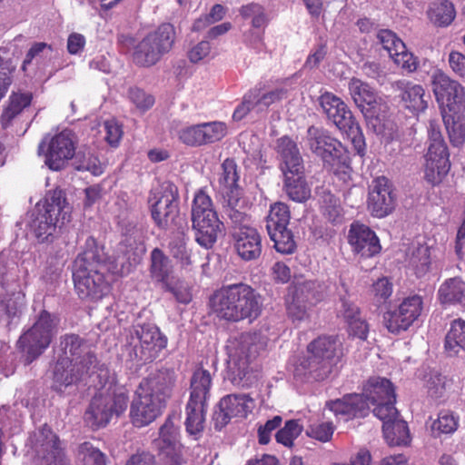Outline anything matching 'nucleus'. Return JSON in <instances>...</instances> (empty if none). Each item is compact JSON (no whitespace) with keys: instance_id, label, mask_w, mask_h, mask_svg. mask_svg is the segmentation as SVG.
<instances>
[{"instance_id":"nucleus-1","label":"nucleus","mask_w":465,"mask_h":465,"mask_svg":"<svg viewBox=\"0 0 465 465\" xmlns=\"http://www.w3.org/2000/svg\"><path fill=\"white\" fill-rule=\"evenodd\" d=\"M104 249L99 247L94 237H88L84 250L74 262L73 278L78 296L83 300L96 301L104 297L109 291L104 279L105 271L114 272L106 263Z\"/></svg>"},{"instance_id":"nucleus-2","label":"nucleus","mask_w":465,"mask_h":465,"mask_svg":"<svg viewBox=\"0 0 465 465\" xmlns=\"http://www.w3.org/2000/svg\"><path fill=\"white\" fill-rule=\"evenodd\" d=\"M174 382V372L170 370L159 371L141 381L130 406V419L134 426H147L162 414Z\"/></svg>"},{"instance_id":"nucleus-3","label":"nucleus","mask_w":465,"mask_h":465,"mask_svg":"<svg viewBox=\"0 0 465 465\" xmlns=\"http://www.w3.org/2000/svg\"><path fill=\"white\" fill-rule=\"evenodd\" d=\"M213 312L221 319L238 322L258 316L261 296L245 283L230 284L217 291L211 300Z\"/></svg>"},{"instance_id":"nucleus-4","label":"nucleus","mask_w":465,"mask_h":465,"mask_svg":"<svg viewBox=\"0 0 465 465\" xmlns=\"http://www.w3.org/2000/svg\"><path fill=\"white\" fill-rule=\"evenodd\" d=\"M72 206L62 190L50 191L44 204L37 205L30 223L31 230L40 241L47 240L70 222Z\"/></svg>"},{"instance_id":"nucleus-5","label":"nucleus","mask_w":465,"mask_h":465,"mask_svg":"<svg viewBox=\"0 0 465 465\" xmlns=\"http://www.w3.org/2000/svg\"><path fill=\"white\" fill-rule=\"evenodd\" d=\"M276 151L280 157V169L284 176V187L288 196L295 202H304L311 190L303 178V163L295 142L283 136L277 140Z\"/></svg>"},{"instance_id":"nucleus-6","label":"nucleus","mask_w":465,"mask_h":465,"mask_svg":"<svg viewBox=\"0 0 465 465\" xmlns=\"http://www.w3.org/2000/svg\"><path fill=\"white\" fill-rule=\"evenodd\" d=\"M341 342L332 337H320L308 346V359L295 367L294 375L302 377L309 374L315 380L328 376L331 368L341 357Z\"/></svg>"},{"instance_id":"nucleus-7","label":"nucleus","mask_w":465,"mask_h":465,"mask_svg":"<svg viewBox=\"0 0 465 465\" xmlns=\"http://www.w3.org/2000/svg\"><path fill=\"white\" fill-rule=\"evenodd\" d=\"M267 344L261 333H243L230 340L227 344L228 370L234 384L241 385L248 374L249 364Z\"/></svg>"},{"instance_id":"nucleus-8","label":"nucleus","mask_w":465,"mask_h":465,"mask_svg":"<svg viewBox=\"0 0 465 465\" xmlns=\"http://www.w3.org/2000/svg\"><path fill=\"white\" fill-rule=\"evenodd\" d=\"M193 228L195 232V241L205 249L212 248L223 232V223L218 219L213 208V203L208 194L203 190L198 191L192 207Z\"/></svg>"},{"instance_id":"nucleus-9","label":"nucleus","mask_w":465,"mask_h":465,"mask_svg":"<svg viewBox=\"0 0 465 465\" xmlns=\"http://www.w3.org/2000/svg\"><path fill=\"white\" fill-rule=\"evenodd\" d=\"M428 134L429 145L424 155L423 177L428 183L438 185L442 183L450 169V155L436 122H430Z\"/></svg>"},{"instance_id":"nucleus-10","label":"nucleus","mask_w":465,"mask_h":465,"mask_svg":"<svg viewBox=\"0 0 465 465\" xmlns=\"http://www.w3.org/2000/svg\"><path fill=\"white\" fill-rule=\"evenodd\" d=\"M306 144L334 173L349 168V158L341 142L331 137L323 129L310 127L307 131Z\"/></svg>"},{"instance_id":"nucleus-11","label":"nucleus","mask_w":465,"mask_h":465,"mask_svg":"<svg viewBox=\"0 0 465 465\" xmlns=\"http://www.w3.org/2000/svg\"><path fill=\"white\" fill-rule=\"evenodd\" d=\"M27 454L37 465H71L64 456L57 436L44 426L34 431L26 443Z\"/></svg>"},{"instance_id":"nucleus-12","label":"nucleus","mask_w":465,"mask_h":465,"mask_svg":"<svg viewBox=\"0 0 465 465\" xmlns=\"http://www.w3.org/2000/svg\"><path fill=\"white\" fill-rule=\"evenodd\" d=\"M127 403L128 397L123 391L97 392L85 411L84 420L93 429L104 427L114 417L125 411Z\"/></svg>"},{"instance_id":"nucleus-13","label":"nucleus","mask_w":465,"mask_h":465,"mask_svg":"<svg viewBox=\"0 0 465 465\" xmlns=\"http://www.w3.org/2000/svg\"><path fill=\"white\" fill-rule=\"evenodd\" d=\"M58 320L54 315L43 311L35 324L19 339V344L26 353V361H33L49 346L56 332Z\"/></svg>"},{"instance_id":"nucleus-14","label":"nucleus","mask_w":465,"mask_h":465,"mask_svg":"<svg viewBox=\"0 0 465 465\" xmlns=\"http://www.w3.org/2000/svg\"><path fill=\"white\" fill-rule=\"evenodd\" d=\"M167 345V339L154 324L136 325L130 332L131 353L140 361H153Z\"/></svg>"},{"instance_id":"nucleus-15","label":"nucleus","mask_w":465,"mask_h":465,"mask_svg":"<svg viewBox=\"0 0 465 465\" xmlns=\"http://www.w3.org/2000/svg\"><path fill=\"white\" fill-rule=\"evenodd\" d=\"M174 41V29L170 24H163L156 31L149 34L136 46L134 60L143 66H150L167 53Z\"/></svg>"},{"instance_id":"nucleus-16","label":"nucleus","mask_w":465,"mask_h":465,"mask_svg":"<svg viewBox=\"0 0 465 465\" xmlns=\"http://www.w3.org/2000/svg\"><path fill=\"white\" fill-rule=\"evenodd\" d=\"M431 88L439 105L446 112L458 114L465 108V90L456 80L440 69L432 72Z\"/></svg>"},{"instance_id":"nucleus-17","label":"nucleus","mask_w":465,"mask_h":465,"mask_svg":"<svg viewBox=\"0 0 465 465\" xmlns=\"http://www.w3.org/2000/svg\"><path fill=\"white\" fill-rule=\"evenodd\" d=\"M38 153L44 154L45 163L53 171L63 169L75 154V139L69 130L45 137L38 147Z\"/></svg>"},{"instance_id":"nucleus-18","label":"nucleus","mask_w":465,"mask_h":465,"mask_svg":"<svg viewBox=\"0 0 465 465\" xmlns=\"http://www.w3.org/2000/svg\"><path fill=\"white\" fill-rule=\"evenodd\" d=\"M287 90L283 87H277L272 90H263L262 88H252L249 90L242 97L233 111V121L239 122L249 114L261 115L267 112L270 106L281 102L286 98Z\"/></svg>"},{"instance_id":"nucleus-19","label":"nucleus","mask_w":465,"mask_h":465,"mask_svg":"<svg viewBox=\"0 0 465 465\" xmlns=\"http://www.w3.org/2000/svg\"><path fill=\"white\" fill-rule=\"evenodd\" d=\"M177 189L170 183H163L151 191L149 203L153 221L160 227L173 222L177 213Z\"/></svg>"},{"instance_id":"nucleus-20","label":"nucleus","mask_w":465,"mask_h":465,"mask_svg":"<svg viewBox=\"0 0 465 465\" xmlns=\"http://www.w3.org/2000/svg\"><path fill=\"white\" fill-rule=\"evenodd\" d=\"M164 465H183V448L180 443L178 427L167 419L159 430V437L154 440Z\"/></svg>"},{"instance_id":"nucleus-21","label":"nucleus","mask_w":465,"mask_h":465,"mask_svg":"<svg viewBox=\"0 0 465 465\" xmlns=\"http://www.w3.org/2000/svg\"><path fill=\"white\" fill-rule=\"evenodd\" d=\"M422 311L420 296L413 295L404 299L398 309L384 314V323L388 331L398 334L407 331L419 318Z\"/></svg>"},{"instance_id":"nucleus-22","label":"nucleus","mask_w":465,"mask_h":465,"mask_svg":"<svg viewBox=\"0 0 465 465\" xmlns=\"http://www.w3.org/2000/svg\"><path fill=\"white\" fill-rule=\"evenodd\" d=\"M252 398L247 394H231L223 397L214 413L215 427L222 429L232 418H245L254 409Z\"/></svg>"},{"instance_id":"nucleus-23","label":"nucleus","mask_w":465,"mask_h":465,"mask_svg":"<svg viewBox=\"0 0 465 465\" xmlns=\"http://www.w3.org/2000/svg\"><path fill=\"white\" fill-rule=\"evenodd\" d=\"M233 246L237 254L244 261L257 259L262 252V239L257 230L251 225V221L233 224Z\"/></svg>"},{"instance_id":"nucleus-24","label":"nucleus","mask_w":465,"mask_h":465,"mask_svg":"<svg viewBox=\"0 0 465 465\" xmlns=\"http://www.w3.org/2000/svg\"><path fill=\"white\" fill-rule=\"evenodd\" d=\"M367 206L371 215L377 218H383L394 210L395 197L391 184L384 176L373 180L370 187Z\"/></svg>"},{"instance_id":"nucleus-25","label":"nucleus","mask_w":465,"mask_h":465,"mask_svg":"<svg viewBox=\"0 0 465 465\" xmlns=\"http://www.w3.org/2000/svg\"><path fill=\"white\" fill-rule=\"evenodd\" d=\"M56 357L65 358L74 365L85 368L95 361V356L90 351L88 344L78 335L69 334L61 337Z\"/></svg>"},{"instance_id":"nucleus-26","label":"nucleus","mask_w":465,"mask_h":465,"mask_svg":"<svg viewBox=\"0 0 465 465\" xmlns=\"http://www.w3.org/2000/svg\"><path fill=\"white\" fill-rule=\"evenodd\" d=\"M326 407L342 421L365 417L370 411V404L359 393L347 394L341 399L328 401Z\"/></svg>"},{"instance_id":"nucleus-27","label":"nucleus","mask_w":465,"mask_h":465,"mask_svg":"<svg viewBox=\"0 0 465 465\" xmlns=\"http://www.w3.org/2000/svg\"><path fill=\"white\" fill-rule=\"evenodd\" d=\"M348 242L355 253L365 258L373 257L381 250L376 233L367 225L358 223L351 225Z\"/></svg>"},{"instance_id":"nucleus-28","label":"nucleus","mask_w":465,"mask_h":465,"mask_svg":"<svg viewBox=\"0 0 465 465\" xmlns=\"http://www.w3.org/2000/svg\"><path fill=\"white\" fill-rule=\"evenodd\" d=\"M89 367H80L72 364L65 358L56 359L53 370V387L55 391L63 392L65 389L84 381L87 377Z\"/></svg>"},{"instance_id":"nucleus-29","label":"nucleus","mask_w":465,"mask_h":465,"mask_svg":"<svg viewBox=\"0 0 465 465\" xmlns=\"http://www.w3.org/2000/svg\"><path fill=\"white\" fill-rule=\"evenodd\" d=\"M320 105L327 117L339 128H344L354 119L347 104L337 95L330 92L321 94Z\"/></svg>"},{"instance_id":"nucleus-30","label":"nucleus","mask_w":465,"mask_h":465,"mask_svg":"<svg viewBox=\"0 0 465 465\" xmlns=\"http://www.w3.org/2000/svg\"><path fill=\"white\" fill-rule=\"evenodd\" d=\"M393 86L401 92V101L411 112H422L427 108V101L424 99L425 91L421 85L407 80H399L393 84Z\"/></svg>"},{"instance_id":"nucleus-31","label":"nucleus","mask_w":465,"mask_h":465,"mask_svg":"<svg viewBox=\"0 0 465 465\" xmlns=\"http://www.w3.org/2000/svg\"><path fill=\"white\" fill-rule=\"evenodd\" d=\"M363 399L370 407L384 401L395 400L394 389L391 382L381 377L370 378L362 389Z\"/></svg>"},{"instance_id":"nucleus-32","label":"nucleus","mask_w":465,"mask_h":465,"mask_svg":"<svg viewBox=\"0 0 465 465\" xmlns=\"http://www.w3.org/2000/svg\"><path fill=\"white\" fill-rule=\"evenodd\" d=\"M408 269L417 277L425 276L431 268V251L427 244H412L406 253Z\"/></svg>"},{"instance_id":"nucleus-33","label":"nucleus","mask_w":465,"mask_h":465,"mask_svg":"<svg viewBox=\"0 0 465 465\" xmlns=\"http://www.w3.org/2000/svg\"><path fill=\"white\" fill-rule=\"evenodd\" d=\"M349 94L354 104L366 115L377 104V94L374 90L365 82L357 77H352L348 83Z\"/></svg>"},{"instance_id":"nucleus-34","label":"nucleus","mask_w":465,"mask_h":465,"mask_svg":"<svg viewBox=\"0 0 465 465\" xmlns=\"http://www.w3.org/2000/svg\"><path fill=\"white\" fill-rule=\"evenodd\" d=\"M221 193L223 198L225 213L230 218L232 224H241L250 220L249 216L245 213L247 206L245 200L242 198V193L239 187L223 191Z\"/></svg>"},{"instance_id":"nucleus-35","label":"nucleus","mask_w":465,"mask_h":465,"mask_svg":"<svg viewBox=\"0 0 465 465\" xmlns=\"http://www.w3.org/2000/svg\"><path fill=\"white\" fill-rule=\"evenodd\" d=\"M151 277L160 283L162 288L169 289L173 284V270L170 260L159 249H154L151 253Z\"/></svg>"},{"instance_id":"nucleus-36","label":"nucleus","mask_w":465,"mask_h":465,"mask_svg":"<svg viewBox=\"0 0 465 465\" xmlns=\"http://www.w3.org/2000/svg\"><path fill=\"white\" fill-rule=\"evenodd\" d=\"M419 379L426 393L433 399L441 398L448 386L447 377L439 371L426 368L420 371Z\"/></svg>"},{"instance_id":"nucleus-37","label":"nucleus","mask_w":465,"mask_h":465,"mask_svg":"<svg viewBox=\"0 0 465 465\" xmlns=\"http://www.w3.org/2000/svg\"><path fill=\"white\" fill-rule=\"evenodd\" d=\"M87 367H89L87 376L92 380L98 392H117L114 373L111 372L104 364H98L95 361L92 365L87 364Z\"/></svg>"},{"instance_id":"nucleus-38","label":"nucleus","mask_w":465,"mask_h":465,"mask_svg":"<svg viewBox=\"0 0 465 465\" xmlns=\"http://www.w3.org/2000/svg\"><path fill=\"white\" fill-rule=\"evenodd\" d=\"M33 95L29 92H14L9 96L8 104L1 115V124L6 128L12 120L28 107L32 102Z\"/></svg>"},{"instance_id":"nucleus-39","label":"nucleus","mask_w":465,"mask_h":465,"mask_svg":"<svg viewBox=\"0 0 465 465\" xmlns=\"http://www.w3.org/2000/svg\"><path fill=\"white\" fill-rule=\"evenodd\" d=\"M444 348L450 356H455L460 351H465V321L456 319L451 322L450 330L448 331Z\"/></svg>"},{"instance_id":"nucleus-40","label":"nucleus","mask_w":465,"mask_h":465,"mask_svg":"<svg viewBox=\"0 0 465 465\" xmlns=\"http://www.w3.org/2000/svg\"><path fill=\"white\" fill-rule=\"evenodd\" d=\"M212 377L208 371L197 369L191 379V393L189 401L207 403L210 397Z\"/></svg>"},{"instance_id":"nucleus-41","label":"nucleus","mask_w":465,"mask_h":465,"mask_svg":"<svg viewBox=\"0 0 465 465\" xmlns=\"http://www.w3.org/2000/svg\"><path fill=\"white\" fill-rule=\"evenodd\" d=\"M427 15L430 21L435 25L447 26L454 20L456 11L450 1L435 0L430 3Z\"/></svg>"},{"instance_id":"nucleus-42","label":"nucleus","mask_w":465,"mask_h":465,"mask_svg":"<svg viewBox=\"0 0 465 465\" xmlns=\"http://www.w3.org/2000/svg\"><path fill=\"white\" fill-rule=\"evenodd\" d=\"M438 293L442 303H462L465 302V282L459 277L450 278L440 285Z\"/></svg>"},{"instance_id":"nucleus-43","label":"nucleus","mask_w":465,"mask_h":465,"mask_svg":"<svg viewBox=\"0 0 465 465\" xmlns=\"http://www.w3.org/2000/svg\"><path fill=\"white\" fill-rule=\"evenodd\" d=\"M207 403L189 401L186 406V430L196 435L203 430Z\"/></svg>"},{"instance_id":"nucleus-44","label":"nucleus","mask_w":465,"mask_h":465,"mask_svg":"<svg viewBox=\"0 0 465 465\" xmlns=\"http://www.w3.org/2000/svg\"><path fill=\"white\" fill-rule=\"evenodd\" d=\"M383 435L386 441L391 446L406 445L410 442V433L407 423L396 418L382 424Z\"/></svg>"},{"instance_id":"nucleus-45","label":"nucleus","mask_w":465,"mask_h":465,"mask_svg":"<svg viewBox=\"0 0 465 465\" xmlns=\"http://www.w3.org/2000/svg\"><path fill=\"white\" fill-rule=\"evenodd\" d=\"M306 290L310 291V285L300 288L297 293L287 299V312L294 322L305 321L309 316L308 309L311 306L304 302L303 299L304 291Z\"/></svg>"},{"instance_id":"nucleus-46","label":"nucleus","mask_w":465,"mask_h":465,"mask_svg":"<svg viewBox=\"0 0 465 465\" xmlns=\"http://www.w3.org/2000/svg\"><path fill=\"white\" fill-rule=\"evenodd\" d=\"M442 118L451 144L462 145L465 141V123L459 115L447 112L442 113Z\"/></svg>"},{"instance_id":"nucleus-47","label":"nucleus","mask_w":465,"mask_h":465,"mask_svg":"<svg viewBox=\"0 0 465 465\" xmlns=\"http://www.w3.org/2000/svg\"><path fill=\"white\" fill-rule=\"evenodd\" d=\"M290 221V211L288 206L283 203H275L270 208L266 221V229L275 231L287 227Z\"/></svg>"},{"instance_id":"nucleus-48","label":"nucleus","mask_w":465,"mask_h":465,"mask_svg":"<svg viewBox=\"0 0 465 465\" xmlns=\"http://www.w3.org/2000/svg\"><path fill=\"white\" fill-rule=\"evenodd\" d=\"M458 426L459 417L450 411L444 410L439 412L438 418L432 421L430 429L434 435L439 436L455 432Z\"/></svg>"},{"instance_id":"nucleus-49","label":"nucleus","mask_w":465,"mask_h":465,"mask_svg":"<svg viewBox=\"0 0 465 465\" xmlns=\"http://www.w3.org/2000/svg\"><path fill=\"white\" fill-rule=\"evenodd\" d=\"M240 13L245 19H251L252 26L255 29H264L270 22L265 8L255 3L242 6Z\"/></svg>"},{"instance_id":"nucleus-50","label":"nucleus","mask_w":465,"mask_h":465,"mask_svg":"<svg viewBox=\"0 0 465 465\" xmlns=\"http://www.w3.org/2000/svg\"><path fill=\"white\" fill-rule=\"evenodd\" d=\"M52 53V48L45 43H35L34 44L29 51L27 52L25 58L22 64L21 70L25 74L31 76L35 75L34 70L31 68L33 62L35 61L36 64L45 56L50 55Z\"/></svg>"},{"instance_id":"nucleus-51","label":"nucleus","mask_w":465,"mask_h":465,"mask_svg":"<svg viewBox=\"0 0 465 465\" xmlns=\"http://www.w3.org/2000/svg\"><path fill=\"white\" fill-rule=\"evenodd\" d=\"M268 234L271 240L274 242V248L278 252L290 254L295 250V242L291 231H289L287 227H284V229L269 231Z\"/></svg>"},{"instance_id":"nucleus-52","label":"nucleus","mask_w":465,"mask_h":465,"mask_svg":"<svg viewBox=\"0 0 465 465\" xmlns=\"http://www.w3.org/2000/svg\"><path fill=\"white\" fill-rule=\"evenodd\" d=\"M239 175L237 165L232 159H226L222 164V173L219 178L220 192L238 188Z\"/></svg>"},{"instance_id":"nucleus-53","label":"nucleus","mask_w":465,"mask_h":465,"mask_svg":"<svg viewBox=\"0 0 465 465\" xmlns=\"http://www.w3.org/2000/svg\"><path fill=\"white\" fill-rule=\"evenodd\" d=\"M203 144L221 141L227 134V126L223 122L201 124Z\"/></svg>"},{"instance_id":"nucleus-54","label":"nucleus","mask_w":465,"mask_h":465,"mask_svg":"<svg viewBox=\"0 0 465 465\" xmlns=\"http://www.w3.org/2000/svg\"><path fill=\"white\" fill-rule=\"evenodd\" d=\"M2 302L10 315H15L24 305L25 295L16 282H14L13 288L6 290V294L3 298Z\"/></svg>"},{"instance_id":"nucleus-55","label":"nucleus","mask_w":465,"mask_h":465,"mask_svg":"<svg viewBox=\"0 0 465 465\" xmlns=\"http://www.w3.org/2000/svg\"><path fill=\"white\" fill-rule=\"evenodd\" d=\"M79 455L84 465H106L104 454L90 442L81 444Z\"/></svg>"},{"instance_id":"nucleus-56","label":"nucleus","mask_w":465,"mask_h":465,"mask_svg":"<svg viewBox=\"0 0 465 465\" xmlns=\"http://www.w3.org/2000/svg\"><path fill=\"white\" fill-rule=\"evenodd\" d=\"M302 426L297 420H289L284 427L276 433L277 442L292 447L294 440L302 433Z\"/></svg>"},{"instance_id":"nucleus-57","label":"nucleus","mask_w":465,"mask_h":465,"mask_svg":"<svg viewBox=\"0 0 465 465\" xmlns=\"http://www.w3.org/2000/svg\"><path fill=\"white\" fill-rule=\"evenodd\" d=\"M75 164L78 171H87L94 176L101 175L104 170V166L99 159L90 153L78 154Z\"/></svg>"},{"instance_id":"nucleus-58","label":"nucleus","mask_w":465,"mask_h":465,"mask_svg":"<svg viewBox=\"0 0 465 465\" xmlns=\"http://www.w3.org/2000/svg\"><path fill=\"white\" fill-rule=\"evenodd\" d=\"M343 134L351 140L354 149L359 154H363L365 151V141L362 132L355 121L352 119L351 123H348L344 128H341Z\"/></svg>"},{"instance_id":"nucleus-59","label":"nucleus","mask_w":465,"mask_h":465,"mask_svg":"<svg viewBox=\"0 0 465 465\" xmlns=\"http://www.w3.org/2000/svg\"><path fill=\"white\" fill-rule=\"evenodd\" d=\"M377 38L391 57L393 56V53L401 52L404 48V43L390 30L379 31Z\"/></svg>"},{"instance_id":"nucleus-60","label":"nucleus","mask_w":465,"mask_h":465,"mask_svg":"<svg viewBox=\"0 0 465 465\" xmlns=\"http://www.w3.org/2000/svg\"><path fill=\"white\" fill-rule=\"evenodd\" d=\"M16 65L11 60L0 57V101L5 96L12 82Z\"/></svg>"},{"instance_id":"nucleus-61","label":"nucleus","mask_w":465,"mask_h":465,"mask_svg":"<svg viewBox=\"0 0 465 465\" xmlns=\"http://www.w3.org/2000/svg\"><path fill=\"white\" fill-rule=\"evenodd\" d=\"M335 427L331 421L312 424L306 430V434L310 438L322 442H328L331 440Z\"/></svg>"},{"instance_id":"nucleus-62","label":"nucleus","mask_w":465,"mask_h":465,"mask_svg":"<svg viewBox=\"0 0 465 465\" xmlns=\"http://www.w3.org/2000/svg\"><path fill=\"white\" fill-rule=\"evenodd\" d=\"M128 98L141 112L147 111L154 104V99L152 95L137 87H131L128 90Z\"/></svg>"},{"instance_id":"nucleus-63","label":"nucleus","mask_w":465,"mask_h":465,"mask_svg":"<svg viewBox=\"0 0 465 465\" xmlns=\"http://www.w3.org/2000/svg\"><path fill=\"white\" fill-rule=\"evenodd\" d=\"M322 209L324 215L332 223H338L342 217V208L338 198L332 194H326L323 199Z\"/></svg>"},{"instance_id":"nucleus-64","label":"nucleus","mask_w":465,"mask_h":465,"mask_svg":"<svg viewBox=\"0 0 465 465\" xmlns=\"http://www.w3.org/2000/svg\"><path fill=\"white\" fill-rule=\"evenodd\" d=\"M179 139L185 144L200 146L203 144L201 124L181 129L178 133Z\"/></svg>"}]
</instances>
